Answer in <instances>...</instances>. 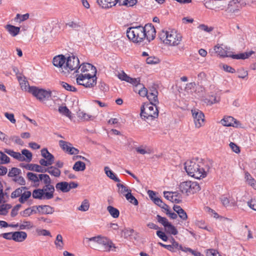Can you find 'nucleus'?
Here are the masks:
<instances>
[{
    "instance_id": "b1692460",
    "label": "nucleus",
    "mask_w": 256,
    "mask_h": 256,
    "mask_svg": "<svg viewBox=\"0 0 256 256\" xmlns=\"http://www.w3.org/2000/svg\"><path fill=\"white\" fill-rule=\"evenodd\" d=\"M188 182L190 183L188 184V187L190 189L189 195L194 194L200 190V187L198 182L190 180H188Z\"/></svg>"
},
{
    "instance_id": "5fc2aeb1",
    "label": "nucleus",
    "mask_w": 256,
    "mask_h": 256,
    "mask_svg": "<svg viewBox=\"0 0 256 256\" xmlns=\"http://www.w3.org/2000/svg\"><path fill=\"white\" fill-rule=\"evenodd\" d=\"M21 154L25 158L26 160L24 161L30 162L32 160V154L28 150L24 149L22 150Z\"/></svg>"
},
{
    "instance_id": "bf43d9fd",
    "label": "nucleus",
    "mask_w": 256,
    "mask_h": 256,
    "mask_svg": "<svg viewBox=\"0 0 256 256\" xmlns=\"http://www.w3.org/2000/svg\"><path fill=\"white\" fill-rule=\"evenodd\" d=\"M156 220L158 222L161 224L164 228H166L170 223L168 222L166 218L162 217L160 215L156 216Z\"/></svg>"
},
{
    "instance_id": "0eeeda50",
    "label": "nucleus",
    "mask_w": 256,
    "mask_h": 256,
    "mask_svg": "<svg viewBox=\"0 0 256 256\" xmlns=\"http://www.w3.org/2000/svg\"><path fill=\"white\" fill-rule=\"evenodd\" d=\"M76 82L79 85H82L86 88H92L96 84L97 78H92L90 76H83L77 74H76Z\"/></svg>"
},
{
    "instance_id": "774afa93",
    "label": "nucleus",
    "mask_w": 256,
    "mask_h": 256,
    "mask_svg": "<svg viewBox=\"0 0 256 256\" xmlns=\"http://www.w3.org/2000/svg\"><path fill=\"white\" fill-rule=\"evenodd\" d=\"M247 204L250 208L256 211V199H252L248 202Z\"/></svg>"
},
{
    "instance_id": "f704fd0d",
    "label": "nucleus",
    "mask_w": 256,
    "mask_h": 256,
    "mask_svg": "<svg viewBox=\"0 0 256 256\" xmlns=\"http://www.w3.org/2000/svg\"><path fill=\"white\" fill-rule=\"evenodd\" d=\"M54 244L56 248L62 250L64 248V242L62 240V236L61 234H58L57 235L56 240L54 241Z\"/></svg>"
},
{
    "instance_id": "f8f14e48",
    "label": "nucleus",
    "mask_w": 256,
    "mask_h": 256,
    "mask_svg": "<svg viewBox=\"0 0 256 256\" xmlns=\"http://www.w3.org/2000/svg\"><path fill=\"white\" fill-rule=\"evenodd\" d=\"M98 244L103 246L104 250L106 252L116 251L114 249L116 248L112 240L106 236H102L100 237Z\"/></svg>"
},
{
    "instance_id": "4d7b16f0",
    "label": "nucleus",
    "mask_w": 256,
    "mask_h": 256,
    "mask_svg": "<svg viewBox=\"0 0 256 256\" xmlns=\"http://www.w3.org/2000/svg\"><path fill=\"white\" fill-rule=\"evenodd\" d=\"M60 84L63 88H64L65 90L68 91L76 92L77 90L75 87L72 85L69 84H68L66 82H60Z\"/></svg>"
},
{
    "instance_id": "0e129e2a",
    "label": "nucleus",
    "mask_w": 256,
    "mask_h": 256,
    "mask_svg": "<svg viewBox=\"0 0 256 256\" xmlns=\"http://www.w3.org/2000/svg\"><path fill=\"white\" fill-rule=\"evenodd\" d=\"M214 1H218L220 4H218V5L217 8L218 10H222L224 9L227 4V0H214Z\"/></svg>"
},
{
    "instance_id": "7c9ffc66",
    "label": "nucleus",
    "mask_w": 256,
    "mask_h": 256,
    "mask_svg": "<svg viewBox=\"0 0 256 256\" xmlns=\"http://www.w3.org/2000/svg\"><path fill=\"white\" fill-rule=\"evenodd\" d=\"M56 188L58 190H60L63 192H68V182H58L56 185Z\"/></svg>"
},
{
    "instance_id": "4c0bfd02",
    "label": "nucleus",
    "mask_w": 256,
    "mask_h": 256,
    "mask_svg": "<svg viewBox=\"0 0 256 256\" xmlns=\"http://www.w3.org/2000/svg\"><path fill=\"white\" fill-rule=\"evenodd\" d=\"M107 210L114 218H118L120 215V212L118 209L112 206H109L107 207Z\"/></svg>"
},
{
    "instance_id": "ea45409f",
    "label": "nucleus",
    "mask_w": 256,
    "mask_h": 256,
    "mask_svg": "<svg viewBox=\"0 0 256 256\" xmlns=\"http://www.w3.org/2000/svg\"><path fill=\"white\" fill-rule=\"evenodd\" d=\"M128 82L131 84L133 86H135V89H137L138 87L142 86V84L140 83V78H132L130 76Z\"/></svg>"
},
{
    "instance_id": "de8ad7c7",
    "label": "nucleus",
    "mask_w": 256,
    "mask_h": 256,
    "mask_svg": "<svg viewBox=\"0 0 256 256\" xmlns=\"http://www.w3.org/2000/svg\"><path fill=\"white\" fill-rule=\"evenodd\" d=\"M34 227V225L30 221H24L23 223L19 225L20 230H30Z\"/></svg>"
},
{
    "instance_id": "393cba45",
    "label": "nucleus",
    "mask_w": 256,
    "mask_h": 256,
    "mask_svg": "<svg viewBox=\"0 0 256 256\" xmlns=\"http://www.w3.org/2000/svg\"><path fill=\"white\" fill-rule=\"evenodd\" d=\"M26 176L28 179L32 182L36 186H39L40 180V174L37 175L33 172H28L27 173Z\"/></svg>"
},
{
    "instance_id": "473e14b6",
    "label": "nucleus",
    "mask_w": 256,
    "mask_h": 256,
    "mask_svg": "<svg viewBox=\"0 0 256 256\" xmlns=\"http://www.w3.org/2000/svg\"><path fill=\"white\" fill-rule=\"evenodd\" d=\"M104 170L106 176L110 179L114 180L116 182H120V180L117 178L116 174L111 170L108 166L104 167Z\"/></svg>"
},
{
    "instance_id": "a878e982",
    "label": "nucleus",
    "mask_w": 256,
    "mask_h": 256,
    "mask_svg": "<svg viewBox=\"0 0 256 256\" xmlns=\"http://www.w3.org/2000/svg\"><path fill=\"white\" fill-rule=\"evenodd\" d=\"M6 188L5 191L4 190V186L1 182H0V204L4 203L6 202V199L9 197L8 194L6 192Z\"/></svg>"
},
{
    "instance_id": "4468645a",
    "label": "nucleus",
    "mask_w": 256,
    "mask_h": 256,
    "mask_svg": "<svg viewBox=\"0 0 256 256\" xmlns=\"http://www.w3.org/2000/svg\"><path fill=\"white\" fill-rule=\"evenodd\" d=\"M242 0H232L227 2L226 10L230 12H236L242 8Z\"/></svg>"
},
{
    "instance_id": "13d9d810",
    "label": "nucleus",
    "mask_w": 256,
    "mask_h": 256,
    "mask_svg": "<svg viewBox=\"0 0 256 256\" xmlns=\"http://www.w3.org/2000/svg\"><path fill=\"white\" fill-rule=\"evenodd\" d=\"M21 172L20 169L16 168H12L11 170H10L8 173V176L9 177H14L18 175Z\"/></svg>"
},
{
    "instance_id": "9d476101",
    "label": "nucleus",
    "mask_w": 256,
    "mask_h": 256,
    "mask_svg": "<svg viewBox=\"0 0 256 256\" xmlns=\"http://www.w3.org/2000/svg\"><path fill=\"white\" fill-rule=\"evenodd\" d=\"M41 155L44 158L40 159L39 162L41 166H51L54 162V156L50 154L47 148H44L41 150Z\"/></svg>"
},
{
    "instance_id": "e2e57ef3",
    "label": "nucleus",
    "mask_w": 256,
    "mask_h": 256,
    "mask_svg": "<svg viewBox=\"0 0 256 256\" xmlns=\"http://www.w3.org/2000/svg\"><path fill=\"white\" fill-rule=\"evenodd\" d=\"M78 117L84 120H88L92 118V116L83 112L78 113Z\"/></svg>"
},
{
    "instance_id": "423d86ee",
    "label": "nucleus",
    "mask_w": 256,
    "mask_h": 256,
    "mask_svg": "<svg viewBox=\"0 0 256 256\" xmlns=\"http://www.w3.org/2000/svg\"><path fill=\"white\" fill-rule=\"evenodd\" d=\"M28 92L32 94L40 101L43 102L48 100L52 96V92L43 88H39L36 86L29 88Z\"/></svg>"
},
{
    "instance_id": "39448f33",
    "label": "nucleus",
    "mask_w": 256,
    "mask_h": 256,
    "mask_svg": "<svg viewBox=\"0 0 256 256\" xmlns=\"http://www.w3.org/2000/svg\"><path fill=\"white\" fill-rule=\"evenodd\" d=\"M40 178L41 181H43L44 186L42 190L44 194L46 200H50L54 197V187L51 184V179L46 174H40Z\"/></svg>"
},
{
    "instance_id": "69168bd1",
    "label": "nucleus",
    "mask_w": 256,
    "mask_h": 256,
    "mask_svg": "<svg viewBox=\"0 0 256 256\" xmlns=\"http://www.w3.org/2000/svg\"><path fill=\"white\" fill-rule=\"evenodd\" d=\"M208 102L209 104H212L218 102L220 100V98L215 95H212L210 96L209 98L208 99Z\"/></svg>"
},
{
    "instance_id": "6ab92c4d",
    "label": "nucleus",
    "mask_w": 256,
    "mask_h": 256,
    "mask_svg": "<svg viewBox=\"0 0 256 256\" xmlns=\"http://www.w3.org/2000/svg\"><path fill=\"white\" fill-rule=\"evenodd\" d=\"M238 122L232 116L224 117L221 120V124L226 126H238Z\"/></svg>"
},
{
    "instance_id": "a18cd8bd",
    "label": "nucleus",
    "mask_w": 256,
    "mask_h": 256,
    "mask_svg": "<svg viewBox=\"0 0 256 256\" xmlns=\"http://www.w3.org/2000/svg\"><path fill=\"white\" fill-rule=\"evenodd\" d=\"M18 81L20 82V88L22 90L28 92L29 88H31L32 86H29L28 82L23 80L22 78H19Z\"/></svg>"
},
{
    "instance_id": "9b49d317",
    "label": "nucleus",
    "mask_w": 256,
    "mask_h": 256,
    "mask_svg": "<svg viewBox=\"0 0 256 256\" xmlns=\"http://www.w3.org/2000/svg\"><path fill=\"white\" fill-rule=\"evenodd\" d=\"M192 113L196 127L200 128L204 124V114L198 110H192Z\"/></svg>"
},
{
    "instance_id": "e433bc0d",
    "label": "nucleus",
    "mask_w": 256,
    "mask_h": 256,
    "mask_svg": "<svg viewBox=\"0 0 256 256\" xmlns=\"http://www.w3.org/2000/svg\"><path fill=\"white\" fill-rule=\"evenodd\" d=\"M72 168L76 172L84 171L86 169V164L84 162L78 161L75 162Z\"/></svg>"
},
{
    "instance_id": "5701e85b",
    "label": "nucleus",
    "mask_w": 256,
    "mask_h": 256,
    "mask_svg": "<svg viewBox=\"0 0 256 256\" xmlns=\"http://www.w3.org/2000/svg\"><path fill=\"white\" fill-rule=\"evenodd\" d=\"M24 167L28 170L36 171L39 172H46V168H42L40 166L36 164H27Z\"/></svg>"
},
{
    "instance_id": "f03ea898",
    "label": "nucleus",
    "mask_w": 256,
    "mask_h": 256,
    "mask_svg": "<svg viewBox=\"0 0 256 256\" xmlns=\"http://www.w3.org/2000/svg\"><path fill=\"white\" fill-rule=\"evenodd\" d=\"M210 168L208 164L204 162L201 159H193L184 164V169L188 174L197 179L206 176Z\"/></svg>"
},
{
    "instance_id": "cd10ccee",
    "label": "nucleus",
    "mask_w": 256,
    "mask_h": 256,
    "mask_svg": "<svg viewBox=\"0 0 256 256\" xmlns=\"http://www.w3.org/2000/svg\"><path fill=\"white\" fill-rule=\"evenodd\" d=\"M6 28L12 36H16L20 31V28L11 24L6 25Z\"/></svg>"
},
{
    "instance_id": "a19ab883",
    "label": "nucleus",
    "mask_w": 256,
    "mask_h": 256,
    "mask_svg": "<svg viewBox=\"0 0 256 256\" xmlns=\"http://www.w3.org/2000/svg\"><path fill=\"white\" fill-rule=\"evenodd\" d=\"M27 188L26 186H22L19 188H16L14 191L11 194V198H15L18 196L20 197L22 193L23 190H27Z\"/></svg>"
},
{
    "instance_id": "2eb2a0df",
    "label": "nucleus",
    "mask_w": 256,
    "mask_h": 256,
    "mask_svg": "<svg viewBox=\"0 0 256 256\" xmlns=\"http://www.w3.org/2000/svg\"><path fill=\"white\" fill-rule=\"evenodd\" d=\"M230 48L225 46L218 44L214 47V50L222 58H226L228 56L230 53Z\"/></svg>"
},
{
    "instance_id": "864d4df0",
    "label": "nucleus",
    "mask_w": 256,
    "mask_h": 256,
    "mask_svg": "<svg viewBox=\"0 0 256 256\" xmlns=\"http://www.w3.org/2000/svg\"><path fill=\"white\" fill-rule=\"evenodd\" d=\"M36 232L38 236H52L50 232V231L44 230V229H42L40 228H36Z\"/></svg>"
},
{
    "instance_id": "f257e3e1",
    "label": "nucleus",
    "mask_w": 256,
    "mask_h": 256,
    "mask_svg": "<svg viewBox=\"0 0 256 256\" xmlns=\"http://www.w3.org/2000/svg\"><path fill=\"white\" fill-rule=\"evenodd\" d=\"M156 34V29L152 24H146L144 26H132L126 30L127 36L134 43H140L145 40L150 42L154 39Z\"/></svg>"
},
{
    "instance_id": "37998d69",
    "label": "nucleus",
    "mask_w": 256,
    "mask_h": 256,
    "mask_svg": "<svg viewBox=\"0 0 256 256\" xmlns=\"http://www.w3.org/2000/svg\"><path fill=\"white\" fill-rule=\"evenodd\" d=\"M59 112L69 118H71V112L68 108L66 106H60L58 110Z\"/></svg>"
},
{
    "instance_id": "1a4fd4ad",
    "label": "nucleus",
    "mask_w": 256,
    "mask_h": 256,
    "mask_svg": "<svg viewBox=\"0 0 256 256\" xmlns=\"http://www.w3.org/2000/svg\"><path fill=\"white\" fill-rule=\"evenodd\" d=\"M80 66L79 59L78 57L74 56H70L67 58L65 65V70L68 71H72L76 73H79V68Z\"/></svg>"
},
{
    "instance_id": "f3484780",
    "label": "nucleus",
    "mask_w": 256,
    "mask_h": 256,
    "mask_svg": "<svg viewBox=\"0 0 256 256\" xmlns=\"http://www.w3.org/2000/svg\"><path fill=\"white\" fill-rule=\"evenodd\" d=\"M220 201L223 206L227 207L229 206H236V202L230 196L224 194L222 195L220 198Z\"/></svg>"
},
{
    "instance_id": "bb28decb",
    "label": "nucleus",
    "mask_w": 256,
    "mask_h": 256,
    "mask_svg": "<svg viewBox=\"0 0 256 256\" xmlns=\"http://www.w3.org/2000/svg\"><path fill=\"white\" fill-rule=\"evenodd\" d=\"M40 208L39 212L42 214H52L54 212V208L48 205L38 206Z\"/></svg>"
},
{
    "instance_id": "c756f323",
    "label": "nucleus",
    "mask_w": 256,
    "mask_h": 256,
    "mask_svg": "<svg viewBox=\"0 0 256 256\" xmlns=\"http://www.w3.org/2000/svg\"><path fill=\"white\" fill-rule=\"evenodd\" d=\"M190 184L188 181L184 182H181L179 185V189L182 194H184L187 196H189L190 189L189 184Z\"/></svg>"
},
{
    "instance_id": "680f3d73",
    "label": "nucleus",
    "mask_w": 256,
    "mask_h": 256,
    "mask_svg": "<svg viewBox=\"0 0 256 256\" xmlns=\"http://www.w3.org/2000/svg\"><path fill=\"white\" fill-rule=\"evenodd\" d=\"M122 4L127 6H132L137 3V0H122Z\"/></svg>"
},
{
    "instance_id": "49530a36",
    "label": "nucleus",
    "mask_w": 256,
    "mask_h": 256,
    "mask_svg": "<svg viewBox=\"0 0 256 256\" xmlns=\"http://www.w3.org/2000/svg\"><path fill=\"white\" fill-rule=\"evenodd\" d=\"M116 186L118 188V192L124 196L126 194H125L126 192L128 193V192H132V190L129 189L128 186L123 184L118 183Z\"/></svg>"
},
{
    "instance_id": "6e6d98bb",
    "label": "nucleus",
    "mask_w": 256,
    "mask_h": 256,
    "mask_svg": "<svg viewBox=\"0 0 256 256\" xmlns=\"http://www.w3.org/2000/svg\"><path fill=\"white\" fill-rule=\"evenodd\" d=\"M136 92L138 91L139 94L142 96H145L148 94V90L142 84V86L138 87L137 89H134V90Z\"/></svg>"
},
{
    "instance_id": "3c124183",
    "label": "nucleus",
    "mask_w": 256,
    "mask_h": 256,
    "mask_svg": "<svg viewBox=\"0 0 256 256\" xmlns=\"http://www.w3.org/2000/svg\"><path fill=\"white\" fill-rule=\"evenodd\" d=\"M90 208V204L88 200H84L81 205L78 207V210L82 212H86Z\"/></svg>"
},
{
    "instance_id": "a211bd4d",
    "label": "nucleus",
    "mask_w": 256,
    "mask_h": 256,
    "mask_svg": "<svg viewBox=\"0 0 256 256\" xmlns=\"http://www.w3.org/2000/svg\"><path fill=\"white\" fill-rule=\"evenodd\" d=\"M158 95V92L156 88H153L148 92L146 97L150 102L149 104H157L159 103Z\"/></svg>"
},
{
    "instance_id": "c03bdc74",
    "label": "nucleus",
    "mask_w": 256,
    "mask_h": 256,
    "mask_svg": "<svg viewBox=\"0 0 256 256\" xmlns=\"http://www.w3.org/2000/svg\"><path fill=\"white\" fill-rule=\"evenodd\" d=\"M124 196L126 199L131 204L134 206H137L138 204V200L132 195V192H128V193H126L124 194Z\"/></svg>"
},
{
    "instance_id": "20e7f679",
    "label": "nucleus",
    "mask_w": 256,
    "mask_h": 256,
    "mask_svg": "<svg viewBox=\"0 0 256 256\" xmlns=\"http://www.w3.org/2000/svg\"><path fill=\"white\" fill-rule=\"evenodd\" d=\"M154 104H146L140 108V116L142 119L152 120L158 118V110Z\"/></svg>"
},
{
    "instance_id": "79ce46f5",
    "label": "nucleus",
    "mask_w": 256,
    "mask_h": 256,
    "mask_svg": "<svg viewBox=\"0 0 256 256\" xmlns=\"http://www.w3.org/2000/svg\"><path fill=\"white\" fill-rule=\"evenodd\" d=\"M31 195L32 193L30 191H24L23 193H22L18 200L21 204H24Z\"/></svg>"
},
{
    "instance_id": "c9c22d12",
    "label": "nucleus",
    "mask_w": 256,
    "mask_h": 256,
    "mask_svg": "<svg viewBox=\"0 0 256 256\" xmlns=\"http://www.w3.org/2000/svg\"><path fill=\"white\" fill-rule=\"evenodd\" d=\"M46 172L56 177L60 176L61 173L60 170L58 168L54 166H50L46 168Z\"/></svg>"
},
{
    "instance_id": "338daca9",
    "label": "nucleus",
    "mask_w": 256,
    "mask_h": 256,
    "mask_svg": "<svg viewBox=\"0 0 256 256\" xmlns=\"http://www.w3.org/2000/svg\"><path fill=\"white\" fill-rule=\"evenodd\" d=\"M156 235L161 238L162 240L164 242H166L168 240V238L167 236L165 234V233L160 230H158L156 232Z\"/></svg>"
},
{
    "instance_id": "dca6fc26",
    "label": "nucleus",
    "mask_w": 256,
    "mask_h": 256,
    "mask_svg": "<svg viewBox=\"0 0 256 256\" xmlns=\"http://www.w3.org/2000/svg\"><path fill=\"white\" fill-rule=\"evenodd\" d=\"M66 62V58L64 55L60 54L54 58L52 63L55 66L60 68L62 70V72H64L65 70Z\"/></svg>"
},
{
    "instance_id": "603ef678",
    "label": "nucleus",
    "mask_w": 256,
    "mask_h": 256,
    "mask_svg": "<svg viewBox=\"0 0 256 256\" xmlns=\"http://www.w3.org/2000/svg\"><path fill=\"white\" fill-rule=\"evenodd\" d=\"M166 230L167 232L176 235L178 234V232L176 228L172 225L170 223L166 228Z\"/></svg>"
},
{
    "instance_id": "c85d7f7f",
    "label": "nucleus",
    "mask_w": 256,
    "mask_h": 256,
    "mask_svg": "<svg viewBox=\"0 0 256 256\" xmlns=\"http://www.w3.org/2000/svg\"><path fill=\"white\" fill-rule=\"evenodd\" d=\"M172 244H166L165 248L167 249L171 252H176L178 250V246H179V244L176 242L174 238L172 239Z\"/></svg>"
},
{
    "instance_id": "052dcab7",
    "label": "nucleus",
    "mask_w": 256,
    "mask_h": 256,
    "mask_svg": "<svg viewBox=\"0 0 256 256\" xmlns=\"http://www.w3.org/2000/svg\"><path fill=\"white\" fill-rule=\"evenodd\" d=\"M146 62L148 64H158L160 62V60L157 57L150 56L146 59Z\"/></svg>"
},
{
    "instance_id": "7ed1b4c3",
    "label": "nucleus",
    "mask_w": 256,
    "mask_h": 256,
    "mask_svg": "<svg viewBox=\"0 0 256 256\" xmlns=\"http://www.w3.org/2000/svg\"><path fill=\"white\" fill-rule=\"evenodd\" d=\"M158 36L164 43L171 46H178L182 39L181 34L174 30H162L159 34Z\"/></svg>"
},
{
    "instance_id": "412c9836",
    "label": "nucleus",
    "mask_w": 256,
    "mask_h": 256,
    "mask_svg": "<svg viewBox=\"0 0 256 256\" xmlns=\"http://www.w3.org/2000/svg\"><path fill=\"white\" fill-rule=\"evenodd\" d=\"M4 152L20 162H23L26 160L25 158L18 152H16L13 150L8 148H4Z\"/></svg>"
},
{
    "instance_id": "58836bf2",
    "label": "nucleus",
    "mask_w": 256,
    "mask_h": 256,
    "mask_svg": "<svg viewBox=\"0 0 256 256\" xmlns=\"http://www.w3.org/2000/svg\"><path fill=\"white\" fill-rule=\"evenodd\" d=\"M152 201L156 204L168 212V206L164 203L158 197L156 198Z\"/></svg>"
},
{
    "instance_id": "72a5a7b5",
    "label": "nucleus",
    "mask_w": 256,
    "mask_h": 256,
    "mask_svg": "<svg viewBox=\"0 0 256 256\" xmlns=\"http://www.w3.org/2000/svg\"><path fill=\"white\" fill-rule=\"evenodd\" d=\"M136 152L141 154H150L152 153V149L146 146H141L136 148Z\"/></svg>"
},
{
    "instance_id": "2f4dec72",
    "label": "nucleus",
    "mask_w": 256,
    "mask_h": 256,
    "mask_svg": "<svg viewBox=\"0 0 256 256\" xmlns=\"http://www.w3.org/2000/svg\"><path fill=\"white\" fill-rule=\"evenodd\" d=\"M32 196L34 198L38 200H46L42 188L36 189L32 192Z\"/></svg>"
},
{
    "instance_id": "aec40b11",
    "label": "nucleus",
    "mask_w": 256,
    "mask_h": 256,
    "mask_svg": "<svg viewBox=\"0 0 256 256\" xmlns=\"http://www.w3.org/2000/svg\"><path fill=\"white\" fill-rule=\"evenodd\" d=\"M118 0H97V3L102 8H109L114 6Z\"/></svg>"
},
{
    "instance_id": "4be33fe9",
    "label": "nucleus",
    "mask_w": 256,
    "mask_h": 256,
    "mask_svg": "<svg viewBox=\"0 0 256 256\" xmlns=\"http://www.w3.org/2000/svg\"><path fill=\"white\" fill-rule=\"evenodd\" d=\"M12 236H13L12 240L16 242H22L26 239L27 234L23 231L15 232H13Z\"/></svg>"
},
{
    "instance_id": "ddd939ff",
    "label": "nucleus",
    "mask_w": 256,
    "mask_h": 256,
    "mask_svg": "<svg viewBox=\"0 0 256 256\" xmlns=\"http://www.w3.org/2000/svg\"><path fill=\"white\" fill-rule=\"evenodd\" d=\"M58 143L60 146L62 150L70 154H77L79 153V150L72 146V144L69 142L60 140Z\"/></svg>"
},
{
    "instance_id": "6e6552de",
    "label": "nucleus",
    "mask_w": 256,
    "mask_h": 256,
    "mask_svg": "<svg viewBox=\"0 0 256 256\" xmlns=\"http://www.w3.org/2000/svg\"><path fill=\"white\" fill-rule=\"evenodd\" d=\"M79 68L78 74H82L92 78H97L96 76V69L95 66L90 63H83Z\"/></svg>"
},
{
    "instance_id": "09e8293b",
    "label": "nucleus",
    "mask_w": 256,
    "mask_h": 256,
    "mask_svg": "<svg viewBox=\"0 0 256 256\" xmlns=\"http://www.w3.org/2000/svg\"><path fill=\"white\" fill-rule=\"evenodd\" d=\"M10 158L8 157L6 154L4 152H2L0 151V164H7L10 163Z\"/></svg>"
},
{
    "instance_id": "8fccbe9b",
    "label": "nucleus",
    "mask_w": 256,
    "mask_h": 256,
    "mask_svg": "<svg viewBox=\"0 0 256 256\" xmlns=\"http://www.w3.org/2000/svg\"><path fill=\"white\" fill-rule=\"evenodd\" d=\"M11 208L9 204H2L0 206V215L6 216L8 213V210Z\"/></svg>"
}]
</instances>
